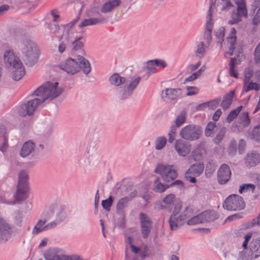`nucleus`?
<instances>
[{
	"instance_id": "603ef678",
	"label": "nucleus",
	"mask_w": 260,
	"mask_h": 260,
	"mask_svg": "<svg viewBox=\"0 0 260 260\" xmlns=\"http://www.w3.org/2000/svg\"><path fill=\"white\" fill-rule=\"evenodd\" d=\"M244 74V84L246 86L249 82L252 76L253 71L250 68H247L245 70Z\"/></svg>"
},
{
	"instance_id": "774afa93",
	"label": "nucleus",
	"mask_w": 260,
	"mask_h": 260,
	"mask_svg": "<svg viewBox=\"0 0 260 260\" xmlns=\"http://www.w3.org/2000/svg\"><path fill=\"white\" fill-rule=\"evenodd\" d=\"M252 23L254 25L260 24V8L253 17L252 19Z\"/></svg>"
},
{
	"instance_id": "bb28decb",
	"label": "nucleus",
	"mask_w": 260,
	"mask_h": 260,
	"mask_svg": "<svg viewBox=\"0 0 260 260\" xmlns=\"http://www.w3.org/2000/svg\"><path fill=\"white\" fill-rule=\"evenodd\" d=\"M105 19L104 18L91 17L83 19L79 24V28H82L91 25H95L102 23Z\"/></svg>"
},
{
	"instance_id": "5701e85b",
	"label": "nucleus",
	"mask_w": 260,
	"mask_h": 260,
	"mask_svg": "<svg viewBox=\"0 0 260 260\" xmlns=\"http://www.w3.org/2000/svg\"><path fill=\"white\" fill-rule=\"evenodd\" d=\"M251 256L257 258L260 256V238L253 239L249 245Z\"/></svg>"
},
{
	"instance_id": "6e6552de",
	"label": "nucleus",
	"mask_w": 260,
	"mask_h": 260,
	"mask_svg": "<svg viewBox=\"0 0 260 260\" xmlns=\"http://www.w3.org/2000/svg\"><path fill=\"white\" fill-rule=\"evenodd\" d=\"M203 133L201 126L191 124L183 127L180 132V137L188 141H194L199 140Z\"/></svg>"
},
{
	"instance_id": "412c9836",
	"label": "nucleus",
	"mask_w": 260,
	"mask_h": 260,
	"mask_svg": "<svg viewBox=\"0 0 260 260\" xmlns=\"http://www.w3.org/2000/svg\"><path fill=\"white\" fill-rule=\"evenodd\" d=\"M175 201V195L173 193L168 194L162 201L160 204L161 208L171 212L174 205Z\"/></svg>"
},
{
	"instance_id": "cd10ccee",
	"label": "nucleus",
	"mask_w": 260,
	"mask_h": 260,
	"mask_svg": "<svg viewBox=\"0 0 260 260\" xmlns=\"http://www.w3.org/2000/svg\"><path fill=\"white\" fill-rule=\"evenodd\" d=\"M235 91L231 90L223 96V100L220 104V106L223 110H226L230 107L232 103Z\"/></svg>"
},
{
	"instance_id": "a18cd8bd",
	"label": "nucleus",
	"mask_w": 260,
	"mask_h": 260,
	"mask_svg": "<svg viewBox=\"0 0 260 260\" xmlns=\"http://www.w3.org/2000/svg\"><path fill=\"white\" fill-rule=\"evenodd\" d=\"M248 84L244 87L243 91L244 92H247L251 90L254 89L258 91L260 89V85L259 84L253 82L251 81L248 83Z\"/></svg>"
},
{
	"instance_id": "a19ab883",
	"label": "nucleus",
	"mask_w": 260,
	"mask_h": 260,
	"mask_svg": "<svg viewBox=\"0 0 260 260\" xmlns=\"http://www.w3.org/2000/svg\"><path fill=\"white\" fill-rule=\"evenodd\" d=\"M186 119V112L182 111L180 114L176 117L175 124V126L179 127L185 121Z\"/></svg>"
},
{
	"instance_id": "6e6d98bb",
	"label": "nucleus",
	"mask_w": 260,
	"mask_h": 260,
	"mask_svg": "<svg viewBox=\"0 0 260 260\" xmlns=\"http://www.w3.org/2000/svg\"><path fill=\"white\" fill-rule=\"evenodd\" d=\"M237 151V142L235 140H233L230 144L229 147V154L231 156H234Z\"/></svg>"
},
{
	"instance_id": "9b49d317",
	"label": "nucleus",
	"mask_w": 260,
	"mask_h": 260,
	"mask_svg": "<svg viewBox=\"0 0 260 260\" xmlns=\"http://www.w3.org/2000/svg\"><path fill=\"white\" fill-rule=\"evenodd\" d=\"M12 225L6 219L0 218V244L7 242L12 237Z\"/></svg>"
},
{
	"instance_id": "2eb2a0df",
	"label": "nucleus",
	"mask_w": 260,
	"mask_h": 260,
	"mask_svg": "<svg viewBox=\"0 0 260 260\" xmlns=\"http://www.w3.org/2000/svg\"><path fill=\"white\" fill-rule=\"evenodd\" d=\"M129 201V198L126 197L121 198L118 202L116 206L117 213L119 214L120 220L118 223L120 228L123 229L125 225L124 222V209L125 208L127 203Z\"/></svg>"
},
{
	"instance_id": "4468645a",
	"label": "nucleus",
	"mask_w": 260,
	"mask_h": 260,
	"mask_svg": "<svg viewBox=\"0 0 260 260\" xmlns=\"http://www.w3.org/2000/svg\"><path fill=\"white\" fill-rule=\"evenodd\" d=\"M231 171L229 166L222 164L219 168L217 172V181L220 184H226L230 179Z\"/></svg>"
},
{
	"instance_id": "bf43d9fd",
	"label": "nucleus",
	"mask_w": 260,
	"mask_h": 260,
	"mask_svg": "<svg viewBox=\"0 0 260 260\" xmlns=\"http://www.w3.org/2000/svg\"><path fill=\"white\" fill-rule=\"evenodd\" d=\"M59 223L55 219V220L50 222L46 225L44 226L43 229L44 231L51 230L55 228Z\"/></svg>"
},
{
	"instance_id": "423d86ee",
	"label": "nucleus",
	"mask_w": 260,
	"mask_h": 260,
	"mask_svg": "<svg viewBox=\"0 0 260 260\" xmlns=\"http://www.w3.org/2000/svg\"><path fill=\"white\" fill-rule=\"evenodd\" d=\"M173 207H174V209L169 220L171 230H175L181 226L185 220L192 215L193 212L192 209L188 206L186 207L182 214L178 215L182 208L181 203L179 202L175 203Z\"/></svg>"
},
{
	"instance_id": "aec40b11",
	"label": "nucleus",
	"mask_w": 260,
	"mask_h": 260,
	"mask_svg": "<svg viewBox=\"0 0 260 260\" xmlns=\"http://www.w3.org/2000/svg\"><path fill=\"white\" fill-rule=\"evenodd\" d=\"M181 94L180 88H166L161 92V97L164 101L175 100Z\"/></svg>"
},
{
	"instance_id": "de8ad7c7",
	"label": "nucleus",
	"mask_w": 260,
	"mask_h": 260,
	"mask_svg": "<svg viewBox=\"0 0 260 260\" xmlns=\"http://www.w3.org/2000/svg\"><path fill=\"white\" fill-rule=\"evenodd\" d=\"M237 13L242 17V16H247V11L245 5L243 3L238 4L237 8L235 10Z\"/></svg>"
},
{
	"instance_id": "ddd939ff",
	"label": "nucleus",
	"mask_w": 260,
	"mask_h": 260,
	"mask_svg": "<svg viewBox=\"0 0 260 260\" xmlns=\"http://www.w3.org/2000/svg\"><path fill=\"white\" fill-rule=\"evenodd\" d=\"M140 220L142 236L144 238H147L150 233L152 222L149 217L143 212L140 213Z\"/></svg>"
},
{
	"instance_id": "79ce46f5",
	"label": "nucleus",
	"mask_w": 260,
	"mask_h": 260,
	"mask_svg": "<svg viewBox=\"0 0 260 260\" xmlns=\"http://www.w3.org/2000/svg\"><path fill=\"white\" fill-rule=\"evenodd\" d=\"M226 133V129L224 127H222L217 134L216 137L214 139V142L216 144H219L222 140Z\"/></svg>"
},
{
	"instance_id": "58836bf2",
	"label": "nucleus",
	"mask_w": 260,
	"mask_h": 260,
	"mask_svg": "<svg viewBox=\"0 0 260 260\" xmlns=\"http://www.w3.org/2000/svg\"><path fill=\"white\" fill-rule=\"evenodd\" d=\"M242 108L243 106H241L237 107L236 109L231 111L227 116L226 121L229 123L232 122L236 117H237Z\"/></svg>"
},
{
	"instance_id": "5fc2aeb1",
	"label": "nucleus",
	"mask_w": 260,
	"mask_h": 260,
	"mask_svg": "<svg viewBox=\"0 0 260 260\" xmlns=\"http://www.w3.org/2000/svg\"><path fill=\"white\" fill-rule=\"evenodd\" d=\"M252 138L257 142H260V126H255L252 132Z\"/></svg>"
},
{
	"instance_id": "c756f323",
	"label": "nucleus",
	"mask_w": 260,
	"mask_h": 260,
	"mask_svg": "<svg viewBox=\"0 0 260 260\" xmlns=\"http://www.w3.org/2000/svg\"><path fill=\"white\" fill-rule=\"evenodd\" d=\"M205 142H201L193 151V155L196 159H200L205 154L206 149L205 148Z\"/></svg>"
},
{
	"instance_id": "f8f14e48",
	"label": "nucleus",
	"mask_w": 260,
	"mask_h": 260,
	"mask_svg": "<svg viewBox=\"0 0 260 260\" xmlns=\"http://www.w3.org/2000/svg\"><path fill=\"white\" fill-rule=\"evenodd\" d=\"M82 37H77L74 41H70L71 53L75 55V57L80 58L85 55V51L84 49V43L81 41Z\"/></svg>"
},
{
	"instance_id": "4d7b16f0",
	"label": "nucleus",
	"mask_w": 260,
	"mask_h": 260,
	"mask_svg": "<svg viewBox=\"0 0 260 260\" xmlns=\"http://www.w3.org/2000/svg\"><path fill=\"white\" fill-rule=\"evenodd\" d=\"M220 101L221 98H219L207 102L208 108L212 110L215 109L218 106Z\"/></svg>"
},
{
	"instance_id": "b1692460",
	"label": "nucleus",
	"mask_w": 260,
	"mask_h": 260,
	"mask_svg": "<svg viewBox=\"0 0 260 260\" xmlns=\"http://www.w3.org/2000/svg\"><path fill=\"white\" fill-rule=\"evenodd\" d=\"M57 212L55 220L59 224L63 221L69 214V209L64 206H60L56 208Z\"/></svg>"
},
{
	"instance_id": "6ab92c4d",
	"label": "nucleus",
	"mask_w": 260,
	"mask_h": 260,
	"mask_svg": "<svg viewBox=\"0 0 260 260\" xmlns=\"http://www.w3.org/2000/svg\"><path fill=\"white\" fill-rule=\"evenodd\" d=\"M190 145L182 140L179 139L175 141V149L180 156L184 157L189 154L190 151Z\"/></svg>"
},
{
	"instance_id": "f257e3e1",
	"label": "nucleus",
	"mask_w": 260,
	"mask_h": 260,
	"mask_svg": "<svg viewBox=\"0 0 260 260\" xmlns=\"http://www.w3.org/2000/svg\"><path fill=\"white\" fill-rule=\"evenodd\" d=\"M57 82L47 81L36 89L32 96L34 98L21 104L18 108V113L20 116H30L37 109L39 106L46 101H52L59 96L64 91L62 87L58 86Z\"/></svg>"
},
{
	"instance_id": "c9c22d12",
	"label": "nucleus",
	"mask_w": 260,
	"mask_h": 260,
	"mask_svg": "<svg viewBox=\"0 0 260 260\" xmlns=\"http://www.w3.org/2000/svg\"><path fill=\"white\" fill-rule=\"evenodd\" d=\"M167 138L164 136L158 137L155 140V148L157 150L162 149L167 144Z\"/></svg>"
},
{
	"instance_id": "0e129e2a",
	"label": "nucleus",
	"mask_w": 260,
	"mask_h": 260,
	"mask_svg": "<svg viewBox=\"0 0 260 260\" xmlns=\"http://www.w3.org/2000/svg\"><path fill=\"white\" fill-rule=\"evenodd\" d=\"M170 187H176L179 189H182L184 188V185L183 182L180 180H176L173 181L170 185H169Z\"/></svg>"
},
{
	"instance_id": "a878e982",
	"label": "nucleus",
	"mask_w": 260,
	"mask_h": 260,
	"mask_svg": "<svg viewBox=\"0 0 260 260\" xmlns=\"http://www.w3.org/2000/svg\"><path fill=\"white\" fill-rule=\"evenodd\" d=\"M200 214L203 223L213 221L218 218V214L213 210H206Z\"/></svg>"
},
{
	"instance_id": "3c124183",
	"label": "nucleus",
	"mask_w": 260,
	"mask_h": 260,
	"mask_svg": "<svg viewBox=\"0 0 260 260\" xmlns=\"http://www.w3.org/2000/svg\"><path fill=\"white\" fill-rule=\"evenodd\" d=\"M231 17L232 19L228 22V23L230 24L237 23L241 20V16L238 14V13L236 12V11H233L231 15Z\"/></svg>"
},
{
	"instance_id": "72a5a7b5",
	"label": "nucleus",
	"mask_w": 260,
	"mask_h": 260,
	"mask_svg": "<svg viewBox=\"0 0 260 260\" xmlns=\"http://www.w3.org/2000/svg\"><path fill=\"white\" fill-rule=\"evenodd\" d=\"M205 52L206 50L204 43L203 42H197L196 43V49L194 51L196 56L202 58L203 57Z\"/></svg>"
},
{
	"instance_id": "338daca9",
	"label": "nucleus",
	"mask_w": 260,
	"mask_h": 260,
	"mask_svg": "<svg viewBox=\"0 0 260 260\" xmlns=\"http://www.w3.org/2000/svg\"><path fill=\"white\" fill-rule=\"evenodd\" d=\"M22 217V214L20 211H18L16 213V215L15 216V223L18 226H20L21 225Z\"/></svg>"
},
{
	"instance_id": "20e7f679",
	"label": "nucleus",
	"mask_w": 260,
	"mask_h": 260,
	"mask_svg": "<svg viewBox=\"0 0 260 260\" xmlns=\"http://www.w3.org/2000/svg\"><path fill=\"white\" fill-rule=\"evenodd\" d=\"M59 68L71 75H74L81 70L84 74L87 75L91 70L89 61L84 57H69L59 64Z\"/></svg>"
},
{
	"instance_id": "ea45409f",
	"label": "nucleus",
	"mask_w": 260,
	"mask_h": 260,
	"mask_svg": "<svg viewBox=\"0 0 260 260\" xmlns=\"http://www.w3.org/2000/svg\"><path fill=\"white\" fill-rule=\"evenodd\" d=\"M255 186L254 184L248 183L244 184L240 186L239 191L240 193H242L243 192H247L252 191V192H254Z\"/></svg>"
},
{
	"instance_id": "dca6fc26",
	"label": "nucleus",
	"mask_w": 260,
	"mask_h": 260,
	"mask_svg": "<svg viewBox=\"0 0 260 260\" xmlns=\"http://www.w3.org/2000/svg\"><path fill=\"white\" fill-rule=\"evenodd\" d=\"M211 7L210 5V8L208 11L207 16V22L206 23V30L204 32V39L206 41V43L209 45L212 40V30L213 25V21L212 19V12L211 11Z\"/></svg>"
},
{
	"instance_id": "0eeeda50",
	"label": "nucleus",
	"mask_w": 260,
	"mask_h": 260,
	"mask_svg": "<svg viewBox=\"0 0 260 260\" xmlns=\"http://www.w3.org/2000/svg\"><path fill=\"white\" fill-rule=\"evenodd\" d=\"M28 178L26 172L23 170L21 171L19 174V181L16 192L14 195L15 200L17 202L24 201L28 198Z\"/></svg>"
},
{
	"instance_id": "7c9ffc66",
	"label": "nucleus",
	"mask_w": 260,
	"mask_h": 260,
	"mask_svg": "<svg viewBox=\"0 0 260 260\" xmlns=\"http://www.w3.org/2000/svg\"><path fill=\"white\" fill-rule=\"evenodd\" d=\"M71 45L69 36H68L59 43L58 46V52L60 53H63L69 51L71 53Z\"/></svg>"
},
{
	"instance_id": "4c0bfd02",
	"label": "nucleus",
	"mask_w": 260,
	"mask_h": 260,
	"mask_svg": "<svg viewBox=\"0 0 260 260\" xmlns=\"http://www.w3.org/2000/svg\"><path fill=\"white\" fill-rule=\"evenodd\" d=\"M237 63V59L234 58H231V61L230 63V70H229V74L231 76L238 78V74L237 70L235 69L236 64Z\"/></svg>"
},
{
	"instance_id": "69168bd1",
	"label": "nucleus",
	"mask_w": 260,
	"mask_h": 260,
	"mask_svg": "<svg viewBox=\"0 0 260 260\" xmlns=\"http://www.w3.org/2000/svg\"><path fill=\"white\" fill-rule=\"evenodd\" d=\"M260 6V0H254L251 5V8L249 11V14L253 15L255 10Z\"/></svg>"
},
{
	"instance_id": "e2e57ef3",
	"label": "nucleus",
	"mask_w": 260,
	"mask_h": 260,
	"mask_svg": "<svg viewBox=\"0 0 260 260\" xmlns=\"http://www.w3.org/2000/svg\"><path fill=\"white\" fill-rule=\"evenodd\" d=\"M186 89L188 91L186 93L187 96L195 95L199 91V89L196 86H187Z\"/></svg>"
},
{
	"instance_id": "e433bc0d",
	"label": "nucleus",
	"mask_w": 260,
	"mask_h": 260,
	"mask_svg": "<svg viewBox=\"0 0 260 260\" xmlns=\"http://www.w3.org/2000/svg\"><path fill=\"white\" fill-rule=\"evenodd\" d=\"M47 219H40L37 222L36 225L35 226L32 230V234L34 235L38 234V233L44 231L43 229L44 224L47 222Z\"/></svg>"
},
{
	"instance_id": "c85d7f7f",
	"label": "nucleus",
	"mask_w": 260,
	"mask_h": 260,
	"mask_svg": "<svg viewBox=\"0 0 260 260\" xmlns=\"http://www.w3.org/2000/svg\"><path fill=\"white\" fill-rule=\"evenodd\" d=\"M100 140L98 137L92 138L87 147V153L89 156H93L97 153L98 144Z\"/></svg>"
},
{
	"instance_id": "680f3d73",
	"label": "nucleus",
	"mask_w": 260,
	"mask_h": 260,
	"mask_svg": "<svg viewBox=\"0 0 260 260\" xmlns=\"http://www.w3.org/2000/svg\"><path fill=\"white\" fill-rule=\"evenodd\" d=\"M222 3H221L222 5L221 10L222 11H228L231 8L233 7L232 4L229 0H221Z\"/></svg>"
},
{
	"instance_id": "1a4fd4ad",
	"label": "nucleus",
	"mask_w": 260,
	"mask_h": 260,
	"mask_svg": "<svg viewBox=\"0 0 260 260\" xmlns=\"http://www.w3.org/2000/svg\"><path fill=\"white\" fill-rule=\"evenodd\" d=\"M245 207L243 199L238 194H233L226 198L223 204L224 209L229 211H240Z\"/></svg>"
},
{
	"instance_id": "f3484780",
	"label": "nucleus",
	"mask_w": 260,
	"mask_h": 260,
	"mask_svg": "<svg viewBox=\"0 0 260 260\" xmlns=\"http://www.w3.org/2000/svg\"><path fill=\"white\" fill-rule=\"evenodd\" d=\"M35 144L32 141L25 142L22 146L20 151V156L22 158L32 156L35 153Z\"/></svg>"
},
{
	"instance_id": "a211bd4d",
	"label": "nucleus",
	"mask_w": 260,
	"mask_h": 260,
	"mask_svg": "<svg viewBox=\"0 0 260 260\" xmlns=\"http://www.w3.org/2000/svg\"><path fill=\"white\" fill-rule=\"evenodd\" d=\"M245 163L248 168L257 166L260 163V154L255 151L247 153L245 157Z\"/></svg>"
},
{
	"instance_id": "09e8293b",
	"label": "nucleus",
	"mask_w": 260,
	"mask_h": 260,
	"mask_svg": "<svg viewBox=\"0 0 260 260\" xmlns=\"http://www.w3.org/2000/svg\"><path fill=\"white\" fill-rule=\"evenodd\" d=\"M199 223H203L201 214L192 217L187 221L188 225H194Z\"/></svg>"
},
{
	"instance_id": "f03ea898",
	"label": "nucleus",
	"mask_w": 260,
	"mask_h": 260,
	"mask_svg": "<svg viewBox=\"0 0 260 260\" xmlns=\"http://www.w3.org/2000/svg\"><path fill=\"white\" fill-rule=\"evenodd\" d=\"M115 73V91L117 96L121 100L127 99L131 96L141 81V77H137L128 80Z\"/></svg>"
},
{
	"instance_id": "052dcab7",
	"label": "nucleus",
	"mask_w": 260,
	"mask_h": 260,
	"mask_svg": "<svg viewBox=\"0 0 260 260\" xmlns=\"http://www.w3.org/2000/svg\"><path fill=\"white\" fill-rule=\"evenodd\" d=\"M254 60L256 64H260V43L257 45L254 51Z\"/></svg>"
},
{
	"instance_id": "7ed1b4c3",
	"label": "nucleus",
	"mask_w": 260,
	"mask_h": 260,
	"mask_svg": "<svg viewBox=\"0 0 260 260\" xmlns=\"http://www.w3.org/2000/svg\"><path fill=\"white\" fill-rule=\"evenodd\" d=\"M5 67L11 72L12 78L15 81L20 80L25 75L24 67L18 57L12 50L6 51L4 54Z\"/></svg>"
},
{
	"instance_id": "2f4dec72",
	"label": "nucleus",
	"mask_w": 260,
	"mask_h": 260,
	"mask_svg": "<svg viewBox=\"0 0 260 260\" xmlns=\"http://www.w3.org/2000/svg\"><path fill=\"white\" fill-rule=\"evenodd\" d=\"M204 166L203 164L192 165L187 170V173H192L196 176H200L203 172Z\"/></svg>"
},
{
	"instance_id": "37998d69",
	"label": "nucleus",
	"mask_w": 260,
	"mask_h": 260,
	"mask_svg": "<svg viewBox=\"0 0 260 260\" xmlns=\"http://www.w3.org/2000/svg\"><path fill=\"white\" fill-rule=\"evenodd\" d=\"M114 9V0H109L103 4L101 11L103 13H107Z\"/></svg>"
},
{
	"instance_id": "f704fd0d",
	"label": "nucleus",
	"mask_w": 260,
	"mask_h": 260,
	"mask_svg": "<svg viewBox=\"0 0 260 260\" xmlns=\"http://www.w3.org/2000/svg\"><path fill=\"white\" fill-rule=\"evenodd\" d=\"M216 168V165L213 160L208 161L206 166L205 175L207 177L210 178L212 174L215 172Z\"/></svg>"
},
{
	"instance_id": "8fccbe9b",
	"label": "nucleus",
	"mask_w": 260,
	"mask_h": 260,
	"mask_svg": "<svg viewBox=\"0 0 260 260\" xmlns=\"http://www.w3.org/2000/svg\"><path fill=\"white\" fill-rule=\"evenodd\" d=\"M54 206H50L47 210L43 213L42 216L44 219H47V220H49L53 216L54 212Z\"/></svg>"
},
{
	"instance_id": "473e14b6",
	"label": "nucleus",
	"mask_w": 260,
	"mask_h": 260,
	"mask_svg": "<svg viewBox=\"0 0 260 260\" xmlns=\"http://www.w3.org/2000/svg\"><path fill=\"white\" fill-rule=\"evenodd\" d=\"M170 187L169 185H165L160 182V179L156 177L154 181L153 190L157 192H162Z\"/></svg>"
},
{
	"instance_id": "39448f33",
	"label": "nucleus",
	"mask_w": 260,
	"mask_h": 260,
	"mask_svg": "<svg viewBox=\"0 0 260 260\" xmlns=\"http://www.w3.org/2000/svg\"><path fill=\"white\" fill-rule=\"evenodd\" d=\"M22 58L25 64L28 67H32L39 58V49L32 41L25 39L21 46Z\"/></svg>"
},
{
	"instance_id": "c03bdc74",
	"label": "nucleus",
	"mask_w": 260,
	"mask_h": 260,
	"mask_svg": "<svg viewBox=\"0 0 260 260\" xmlns=\"http://www.w3.org/2000/svg\"><path fill=\"white\" fill-rule=\"evenodd\" d=\"M216 126L214 122H209L206 126L205 130V134L206 137H211L213 133V131Z\"/></svg>"
},
{
	"instance_id": "393cba45",
	"label": "nucleus",
	"mask_w": 260,
	"mask_h": 260,
	"mask_svg": "<svg viewBox=\"0 0 260 260\" xmlns=\"http://www.w3.org/2000/svg\"><path fill=\"white\" fill-rule=\"evenodd\" d=\"M45 260H66V256L58 254L54 249H49L44 253Z\"/></svg>"
},
{
	"instance_id": "864d4df0",
	"label": "nucleus",
	"mask_w": 260,
	"mask_h": 260,
	"mask_svg": "<svg viewBox=\"0 0 260 260\" xmlns=\"http://www.w3.org/2000/svg\"><path fill=\"white\" fill-rule=\"evenodd\" d=\"M236 30L234 27L232 28L229 37V42L232 45V47L235 45L236 41Z\"/></svg>"
},
{
	"instance_id": "13d9d810",
	"label": "nucleus",
	"mask_w": 260,
	"mask_h": 260,
	"mask_svg": "<svg viewBox=\"0 0 260 260\" xmlns=\"http://www.w3.org/2000/svg\"><path fill=\"white\" fill-rule=\"evenodd\" d=\"M143 70H148L151 73H155L156 72V68L155 66L154 65L153 60H149L146 62V66L144 67L143 68Z\"/></svg>"
},
{
	"instance_id": "9d476101",
	"label": "nucleus",
	"mask_w": 260,
	"mask_h": 260,
	"mask_svg": "<svg viewBox=\"0 0 260 260\" xmlns=\"http://www.w3.org/2000/svg\"><path fill=\"white\" fill-rule=\"evenodd\" d=\"M155 172L159 174L165 182H170L177 177L178 173L173 165H158Z\"/></svg>"
},
{
	"instance_id": "4be33fe9",
	"label": "nucleus",
	"mask_w": 260,
	"mask_h": 260,
	"mask_svg": "<svg viewBox=\"0 0 260 260\" xmlns=\"http://www.w3.org/2000/svg\"><path fill=\"white\" fill-rule=\"evenodd\" d=\"M132 184L131 183H125V179L116 183L115 185V194H123L132 189Z\"/></svg>"
},
{
	"instance_id": "49530a36",
	"label": "nucleus",
	"mask_w": 260,
	"mask_h": 260,
	"mask_svg": "<svg viewBox=\"0 0 260 260\" xmlns=\"http://www.w3.org/2000/svg\"><path fill=\"white\" fill-rule=\"evenodd\" d=\"M113 199L114 198L113 196H110L108 199L103 200L102 201V206L103 209L106 211H109L110 207L112 205Z\"/></svg>"
}]
</instances>
